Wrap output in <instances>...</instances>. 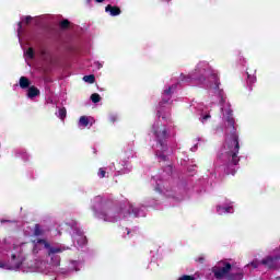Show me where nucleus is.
<instances>
[{
	"label": "nucleus",
	"instance_id": "nucleus-1",
	"mask_svg": "<svg viewBox=\"0 0 280 280\" xmlns=\"http://www.w3.org/2000/svg\"><path fill=\"white\" fill-rule=\"evenodd\" d=\"M226 115L228 126L232 128V133L230 136V139H228L224 144L225 153L222 154V156H225L228 161L224 173L228 176H235V165L240 163V156H237V154H240V136H237L235 129V118H233V110L229 109L226 112Z\"/></svg>",
	"mask_w": 280,
	"mask_h": 280
},
{
	"label": "nucleus",
	"instance_id": "nucleus-2",
	"mask_svg": "<svg viewBox=\"0 0 280 280\" xmlns=\"http://www.w3.org/2000/svg\"><path fill=\"white\" fill-rule=\"evenodd\" d=\"M33 244V250L34 253H38V246H44V248H46L47 255L48 257H50L51 261H52V266H60V256H56L58 255V253H62V250H65L61 247H51V244L45 240V238H36L32 241Z\"/></svg>",
	"mask_w": 280,
	"mask_h": 280
},
{
	"label": "nucleus",
	"instance_id": "nucleus-3",
	"mask_svg": "<svg viewBox=\"0 0 280 280\" xmlns=\"http://www.w3.org/2000/svg\"><path fill=\"white\" fill-rule=\"evenodd\" d=\"M33 244V250L34 253H38V246H44V248H46L47 255L48 257H50L51 261H52V266H60V256H56L58 255V253H62V250H65L61 247H51V244L45 240V238H36L32 241Z\"/></svg>",
	"mask_w": 280,
	"mask_h": 280
},
{
	"label": "nucleus",
	"instance_id": "nucleus-4",
	"mask_svg": "<svg viewBox=\"0 0 280 280\" xmlns=\"http://www.w3.org/2000/svg\"><path fill=\"white\" fill-rule=\"evenodd\" d=\"M92 209L94 211L95 218H98V220H104V222H110V219L108 218V211L106 210V203L104 202L102 196H96L94 198Z\"/></svg>",
	"mask_w": 280,
	"mask_h": 280
},
{
	"label": "nucleus",
	"instance_id": "nucleus-5",
	"mask_svg": "<svg viewBox=\"0 0 280 280\" xmlns=\"http://www.w3.org/2000/svg\"><path fill=\"white\" fill-rule=\"evenodd\" d=\"M152 132L158 143L161 145V150L165 152V150H167V127L159 124L153 125Z\"/></svg>",
	"mask_w": 280,
	"mask_h": 280
},
{
	"label": "nucleus",
	"instance_id": "nucleus-6",
	"mask_svg": "<svg viewBox=\"0 0 280 280\" xmlns=\"http://www.w3.org/2000/svg\"><path fill=\"white\" fill-rule=\"evenodd\" d=\"M223 267L220 266H214L212 268V273L214 275V277L217 279H226V277H229V272L232 270L233 266L231 265V262L228 261H223L221 262Z\"/></svg>",
	"mask_w": 280,
	"mask_h": 280
},
{
	"label": "nucleus",
	"instance_id": "nucleus-7",
	"mask_svg": "<svg viewBox=\"0 0 280 280\" xmlns=\"http://www.w3.org/2000/svg\"><path fill=\"white\" fill-rule=\"evenodd\" d=\"M261 266L268 270H278L280 265V256H266L260 260Z\"/></svg>",
	"mask_w": 280,
	"mask_h": 280
},
{
	"label": "nucleus",
	"instance_id": "nucleus-8",
	"mask_svg": "<svg viewBox=\"0 0 280 280\" xmlns=\"http://www.w3.org/2000/svg\"><path fill=\"white\" fill-rule=\"evenodd\" d=\"M209 69V62L207 61H201L197 65L195 71L196 73H199V78L198 77H192V80H198L199 82H205V80H207L205 78V73L206 71Z\"/></svg>",
	"mask_w": 280,
	"mask_h": 280
},
{
	"label": "nucleus",
	"instance_id": "nucleus-9",
	"mask_svg": "<svg viewBox=\"0 0 280 280\" xmlns=\"http://www.w3.org/2000/svg\"><path fill=\"white\" fill-rule=\"evenodd\" d=\"M232 271H229L226 279L228 280H242L244 279V270L242 269H231Z\"/></svg>",
	"mask_w": 280,
	"mask_h": 280
},
{
	"label": "nucleus",
	"instance_id": "nucleus-10",
	"mask_svg": "<svg viewBox=\"0 0 280 280\" xmlns=\"http://www.w3.org/2000/svg\"><path fill=\"white\" fill-rule=\"evenodd\" d=\"M211 78L214 80L215 91H219V96L221 100H224V91L220 90V78L218 77V73H215V71H211Z\"/></svg>",
	"mask_w": 280,
	"mask_h": 280
},
{
	"label": "nucleus",
	"instance_id": "nucleus-11",
	"mask_svg": "<svg viewBox=\"0 0 280 280\" xmlns=\"http://www.w3.org/2000/svg\"><path fill=\"white\" fill-rule=\"evenodd\" d=\"M105 12H108L110 16H119V14H121V9L117 5L107 4L105 7Z\"/></svg>",
	"mask_w": 280,
	"mask_h": 280
},
{
	"label": "nucleus",
	"instance_id": "nucleus-12",
	"mask_svg": "<svg viewBox=\"0 0 280 280\" xmlns=\"http://www.w3.org/2000/svg\"><path fill=\"white\" fill-rule=\"evenodd\" d=\"M176 89V84L171 85L168 89H166L164 91V95H167L166 98H163L162 102H160V105L163 106V104H167V102H170L171 97H172V90Z\"/></svg>",
	"mask_w": 280,
	"mask_h": 280
},
{
	"label": "nucleus",
	"instance_id": "nucleus-13",
	"mask_svg": "<svg viewBox=\"0 0 280 280\" xmlns=\"http://www.w3.org/2000/svg\"><path fill=\"white\" fill-rule=\"evenodd\" d=\"M38 95H40V90H38V88L34 85L28 88L27 97H30V100H34V97H38Z\"/></svg>",
	"mask_w": 280,
	"mask_h": 280
},
{
	"label": "nucleus",
	"instance_id": "nucleus-14",
	"mask_svg": "<svg viewBox=\"0 0 280 280\" xmlns=\"http://www.w3.org/2000/svg\"><path fill=\"white\" fill-rule=\"evenodd\" d=\"M33 235L35 237H40V236L45 235V230H43V228H40V224H35Z\"/></svg>",
	"mask_w": 280,
	"mask_h": 280
},
{
	"label": "nucleus",
	"instance_id": "nucleus-15",
	"mask_svg": "<svg viewBox=\"0 0 280 280\" xmlns=\"http://www.w3.org/2000/svg\"><path fill=\"white\" fill-rule=\"evenodd\" d=\"M30 84H32V83L30 82V79H27V77L20 78V86L22 89H30Z\"/></svg>",
	"mask_w": 280,
	"mask_h": 280
},
{
	"label": "nucleus",
	"instance_id": "nucleus-16",
	"mask_svg": "<svg viewBox=\"0 0 280 280\" xmlns=\"http://www.w3.org/2000/svg\"><path fill=\"white\" fill-rule=\"evenodd\" d=\"M218 213H231L233 211V207H217Z\"/></svg>",
	"mask_w": 280,
	"mask_h": 280
},
{
	"label": "nucleus",
	"instance_id": "nucleus-17",
	"mask_svg": "<svg viewBox=\"0 0 280 280\" xmlns=\"http://www.w3.org/2000/svg\"><path fill=\"white\" fill-rule=\"evenodd\" d=\"M84 82H88L89 84H95V75L89 74L83 77Z\"/></svg>",
	"mask_w": 280,
	"mask_h": 280
},
{
	"label": "nucleus",
	"instance_id": "nucleus-18",
	"mask_svg": "<svg viewBox=\"0 0 280 280\" xmlns=\"http://www.w3.org/2000/svg\"><path fill=\"white\" fill-rule=\"evenodd\" d=\"M91 101L93 102V104H100V102H102V96H100V94L97 93H93L91 95Z\"/></svg>",
	"mask_w": 280,
	"mask_h": 280
},
{
	"label": "nucleus",
	"instance_id": "nucleus-19",
	"mask_svg": "<svg viewBox=\"0 0 280 280\" xmlns=\"http://www.w3.org/2000/svg\"><path fill=\"white\" fill-rule=\"evenodd\" d=\"M70 25H71V22H69V20H62L59 23L60 30H69Z\"/></svg>",
	"mask_w": 280,
	"mask_h": 280
},
{
	"label": "nucleus",
	"instance_id": "nucleus-20",
	"mask_svg": "<svg viewBox=\"0 0 280 280\" xmlns=\"http://www.w3.org/2000/svg\"><path fill=\"white\" fill-rule=\"evenodd\" d=\"M79 124L81 126H83L84 128H86V126H89V117L86 116H81L79 119Z\"/></svg>",
	"mask_w": 280,
	"mask_h": 280
},
{
	"label": "nucleus",
	"instance_id": "nucleus-21",
	"mask_svg": "<svg viewBox=\"0 0 280 280\" xmlns=\"http://www.w3.org/2000/svg\"><path fill=\"white\" fill-rule=\"evenodd\" d=\"M247 73V80L249 82V84H255V82H257V77L250 74V72H246Z\"/></svg>",
	"mask_w": 280,
	"mask_h": 280
},
{
	"label": "nucleus",
	"instance_id": "nucleus-22",
	"mask_svg": "<svg viewBox=\"0 0 280 280\" xmlns=\"http://www.w3.org/2000/svg\"><path fill=\"white\" fill-rule=\"evenodd\" d=\"M26 56H27V58H30L31 60H34V48L30 47V48L26 50Z\"/></svg>",
	"mask_w": 280,
	"mask_h": 280
},
{
	"label": "nucleus",
	"instance_id": "nucleus-23",
	"mask_svg": "<svg viewBox=\"0 0 280 280\" xmlns=\"http://www.w3.org/2000/svg\"><path fill=\"white\" fill-rule=\"evenodd\" d=\"M59 117L60 119H65V117H67V108L62 107L59 109Z\"/></svg>",
	"mask_w": 280,
	"mask_h": 280
},
{
	"label": "nucleus",
	"instance_id": "nucleus-24",
	"mask_svg": "<svg viewBox=\"0 0 280 280\" xmlns=\"http://www.w3.org/2000/svg\"><path fill=\"white\" fill-rule=\"evenodd\" d=\"M97 175L100 176V178H106V170H104V168L101 167V168L98 170Z\"/></svg>",
	"mask_w": 280,
	"mask_h": 280
},
{
	"label": "nucleus",
	"instance_id": "nucleus-25",
	"mask_svg": "<svg viewBox=\"0 0 280 280\" xmlns=\"http://www.w3.org/2000/svg\"><path fill=\"white\" fill-rule=\"evenodd\" d=\"M252 268H259L261 266V260H254L250 262Z\"/></svg>",
	"mask_w": 280,
	"mask_h": 280
},
{
	"label": "nucleus",
	"instance_id": "nucleus-26",
	"mask_svg": "<svg viewBox=\"0 0 280 280\" xmlns=\"http://www.w3.org/2000/svg\"><path fill=\"white\" fill-rule=\"evenodd\" d=\"M178 280H196V278L194 276H182Z\"/></svg>",
	"mask_w": 280,
	"mask_h": 280
},
{
	"label": "nucleus",
	"instance_id": "nucleus-27",
	"mask_svg": "<svg viewBox=\"0 0 280 280\" xmlns=\"http://www.w3.org/2000/svg\"><path fill=\"white\" fill-rule=\"evenodd\" d=\"M21 266H23L22 261H18L15 265H13V267H11L12 270H19V268H21Z\"/></svg>",
	"mask_w": 280,
	"mask_h": 280
},
{
	"label": "nucleus",
	"instance_id": "nucleus-28",
	"mask_svg": "<svg viewBox=\"0 0 280 280\" xmlns=\"http://www.w3.org/2000/svg\"><path fill=\"white\" fill-rule=\"evenodd\" d=\"M31 22H32V15H27V16L24 18V23L26 25H30Z\"/></svg>",
	"mask_w": 280,
	"mask_h": 280
},
{
	"label": "nucleus",
	"instance_id": "nucleus-29",
	"mask_svg": "<svg viewBox=\"0 0 280 280\" xmlns=\"http://www.w3.org/2000/svg\"><path fill=\"white\" fill-rule=\"evenodd\" d=\"M198 264H205V256H199L195 259Z\"/></svg>",
	"mask_w": 280,
	"mask_h": 280
},
{
	"label": "nucleus",
	"instance_id": "nucleus-30",
	"mask_svg": "<svg viewBox=\"0 0 280 280\" xmlns=\"http://www.w3.org/2000/svg\"><path fill=\"white\" fill-rule=\"evenodd\" d=\"M183 82H189V80H191V77H185V75H183Z\"/></svg>",
	"mask_w": 280,
	"mask_h": 280
},
{
	"label": "nucleus",
	"instance_id": "nucleus-31",
	"mask_svg": "<svg viewBox=\"0 0 280 280\" xmlns=\"http://www.w3.org/2000/svg\"><path fill=\"white\" fill-rule=\"evenodd\" d=\"M18 30H19V32H21V30H23V22L18 23Z\"/></svg>",
	"mask_w": 280,
	"mask_h": 280
},
{
	"label": "nucleus",
	"instance_id": "nucleus-32",
	"mask_svg": "<svg viewBox=\"0 0 280 280\" xmlns=\"http://www.w3.org/2000/svg\"><path fill=\"white\" fill-rule=\"evenodd\" d=\"M203 121H207V119H211V115L207 114L202 117Z\"/></svg>",
	"mask_w": 280,
	"mask_h": 280
},
{
	"label": "nucleus",
	"instance_id": "nucleus-33",
	"mask_svg": "<svg viewBox=\"0 0 280 280\" xmlns=\"http://www.w3.org/2000/svg\"><path fill=\"white\" fill-rule=\"evenodd\" d=\"M109 121H112V124H115V121H117V117L110 116Z\"/></svg>",
	"mask_w": 280,
	"mask_h": 280
},
{
	"label": "nucleus",
	"instance_id": "nucleus-34",
	"mask_svg": "<svg viewBox=\"0 0 280 280\" xmlns=\"http://www.w3.org/2000/svg\"><path fill=\"white\" fill-rule=\"evenodd\" d=\"M160 159H162V161H165L167 159V156L165 154H161Z\"/></svg>",
	"mask_w": 280,
	"mask_h": 280
},
{
	"label": "nucleus",
	"instance_id": "nucleus-35",
	"mask_svg": "<svg viewBox=\"0 0 280 280\" xmlns=\"http://www.w3.org/2000/svg\"><path fill=\"white\" fill-rule=\"evenodd\" d=\"M81 244H86V237L85 236L81 238Z\"/></svg>",
	"mask_w": 280,
	"mask_h": 280
},
{
	"label": "nucleus",
	"instance_id": "nucleus-36",
	"mask_svg": "<svg viewBox=\"0 0 280 280\" xmlns=\"http://www.w3.org/2000/svg\"><path fill=\"white\" fill-rule=\"evenodd\" d=\"M11 259L14 261V259H16V254H12Z\"/></svg>",
	"mask_w": 280,
	"mask_h": 280
},
{
	"label": "nucleus",
	"instance_id": "nucleus-37",
	"mask_svg": "<svg viewBox=\"0 0 280 280\" xmlns=\"http://www.w3.org/2000/svg\"><path fill=\"white\" fill-rule=\"evenodd\" d=\"M0 268H5V264L4 262H0Z\"/></svg>",
	"mask_w": 280,
	"mask_h": 280
},
{
	"label": "nucleus",
	"instance_id": "nucleus-38",
	"mask_svg": "<svg viewBox=\"0 0 280 280\" xmlns=\"http://www.w3.org/2000/svg\"><path fill=\"white\" fill-rule=\"evenodd\" d=\"M96 3H104V0H95Z\"/></svg>",
	"mask_w": 280,
	"mask_h": 280
},
{
	"label": "nucleus",
	"instance_id": "nucleus-39",
	"mask_svg": "<svg viewBox=\"0 0 280 280\" xmlns=\"http://www.w3.org/2000/svg\"><path fill=\"white\" fill-rule=\"evenodd\" d=\"M127 235H130V229L126 228Z\"/></svg>",
	"mask_w": 280,
	"mask_h": 280
}]
</instances>
